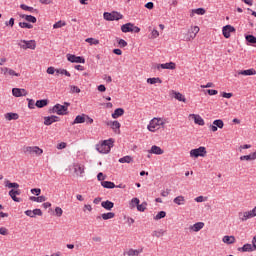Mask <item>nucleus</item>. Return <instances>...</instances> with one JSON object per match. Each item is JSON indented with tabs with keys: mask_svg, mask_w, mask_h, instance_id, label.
<instances>
[{
	"mask_svg": "<svg viewBox=\"0 0 256 256\" xmlns=\"http://www.w3.org/2000/svg\"><path fill=\"white\" fill-rule=\"evenodd\" d=\"M177 65L174 62H167L165 64H157L156 69L161 70H175Z\"/></svg>",
	"mask_w": 256,
	"mask_h": 256,
	"instance_id": "11",
	"label": "nucleus"
},
{
	"mask_svg": "<svg viewBox=\"0 0 256 256\" xmlns=\"http://www.w3.org/2000/svg\"><path fill=\"white\" fill-rule=\"evenodd\" d=\"M189 118L194 120V124H196L198 126H205V120H203L202 117H200V115L190 114Z\"/></svg>",
	"mask_w": 256,
	"mask_h": 256,
	"instance_id": "16",
	"label": "nucleus"
},
{
	"mask_svg": "<svg viewBox=\"0 0 256 256\" xmlns=\"http://www.w3.org/2000/svg\"><path fill=\"white\" fill-rule=\"evenodd\" d=\"M86 43H88L90 46H92V45H98L99 41L96 40L95 38H88V39H86Z\"/></svg>",
	"mask_w": 256,
	"mask_h": 256,
	"instance_id": "52",
	"label": "nucleus"
},
{
	"mask_svg": "<svg viewBox=\"0 0 256 256\" xmlns=\"http://www.w3.org/2000/svg\"><path fill=\"white\" fill-rule=\"evenodd\" d=\"M70 103L64 102V106L60 105V104H56L54 105V107L52 108V112L56 113V115H67V110L68 107L70 106Z\"/></svg>",
	"mask_w": 256,
	"mask_h": 256,
	"instance_id": "6",
	"label": "nucleus"
},
{
	"mask_svg": "<svg viewBox=\"0 0 256 256\" xmlns=\"http://www.w3.org/2000/svg\"><path fill=\"white\" fill-rule=\"evenodd\" d=\"M157 83H162V80H160V78H149L147 79V84L149 85H155Z\"/></svg>",
	"mask_w": 256,
	"mask_h": 256,
	"instance_id": "42",
	"label": "nucleus"
},
{
	"mask_svg": "<svg viewBox=\"0 0 256 256\" xmlns=\"http://www.w3.org/2000/svg\"><path fill=\"white\" fill-rule=\"evenodd\" d=\"M164 217H166V212L160 211L158 212V214H156V216L154 217V220L158 221L160 219H163Z\"/></svg>",
	"mask_w": 256,
	"mask_h": 256,
	"instance_id": "51",
	"label": "nucleus"
},
{
	"mask_svg": "<svg viewBox=\"0 0 256 256\" xmlns=\"http://www.w3.org/2000/svg\"><path fill=\"white\" fill-rule=\"evenodd\" d=\"M64 26H67V23H65L64 21H58V22H56V24L53 25V28L60 29Z\"/></svg>",
	"mask_w": 256,
	"mask_h": 256,
	"instance_id": "49",
	"label": "nucleus"
},
{
	"mask_svg": "<svg viewBox=\"0 0 256 256\" xmlns=\"http://www.w3.org/2000/svg\"><path fill=\"white\" fill-rule=\"evenodd\" d=\"M30 201L37 202V203H43L46 201V198H45V196H38V197L30 196Z\"/></svg>",
	"mask_w": 256,
	"mask_h": 256,
	"instance_id": "37",
	"label": "nucleus"
},
{
	"mask_svg": "<svg viewBox=\"0 0 256 256\" xmlns=\"http://www.w3.org/2000/svg\"><path fill=\"white\" fill-rule=\"evenodd\" d=\"M171 95H173V98H175V100L181 102V103H185V96H183L180 92L177 91H171Z\"/></svg>",
	"mask_w": 256,
	"mask_h": 256,
	"instance_id": "25",
	"label": "nucleus"
},
{
	"mask_svg": "<svg viewBox=\"0 0 256 256\" xmlns=\"http://www.w3.org/2000/svg\"><path fill=\"white\" fill-rule=\"evenodd\" d=\"M118 45H120V48H124V47L128 46V43L125 40L120 39V40H118Z\"/></svg>",
	"mask_w": 256,
	"mask_h": 256,
	"instance_id": "60",
	"label": "nucleus"
},
{
	"mask_svg": "<svg viewBox=\"0 0 256 256\" xmlns=\"http://www.w3.org/2000/svg\"><path fill=\"white\" fill-rule=\"evenodd\" d=\"M11 95H14L16 98H20L28 95V92L22 88H13L11 89Z\"/></svg>",
	"mask_w": 256,
	"mask_h": 256,
	"instance_id": "12",
	"label": "nucleus"
},
{
	"mask_svg": "<svg viewBox=\"0 0 256 256\" xmlns=\"http://www.w3.org/2000/svg\"><path fill=\"white\" fill-rule=\"evenodd\" d=\"M139 198H132L130 200V209H135V206H140L141 204Z\"/></svg>",
	"mask_w": 256,
	"mask_h": 256,
	"instance_id": "40",
	"label": "nucleus"
},
{
	"mask_svg": "<svg viewBox=\"0 0 256 256\" xmlns=\"http://www.w3.org/2000/svg\"><path fill=\"white\" fill-rule=\"evenodd\" d=\"M101 207H103V209L107 210V211H111V209H113V202L111 201H103L101 202Z\"/></svg>",
	"mask_w": 256,
	"mask_h": 256,
	"instance_id": "35",
	"label": "nucleus"
},
{
	"mask_svg": "<svg viewBox=\"0 0 256 256\" xmlns=\"http://www.w3.org/2000/svg\"><path fill=\"white\" fill-rule=\"evenodd\" d=\"M256 217V207H253V209L245 212H238V220L241 222H247V220L252 219Z\"/></svg>",
	"mask_w": 256,
	"mask_h": 256,
	"instance_id": "4",
	"label": "nucleus"
},
{
	"mask_svg": "<svg viewBox=\"0 0 256 256\" xmlns=\"http://www.w3.org/2000/svg\"><path fill=\"white\" fill-rule=\"evenodd\" d=\"M237 74L240 75V76H255L256 71H255V69L251 68V69H248V70L238 71Z\"/></svg>",
	"mask_w": 256,
	"mask_h": 256,
	"instance_id": "22",
	"label": "nucleus"
},
{
	"mask_svg": "<svg viewBox=\"0 0 256 256\" xmlns=\"http://www.w3.org/2000/svg\"><path fill=\"white\" fill-rule=\"evenodd\" d=\"M18 47L22 50H35L37 44L35 40H20L18 41Z\"/></svg>",
	"mask_w": 256,
	"mask_h": 256,
	"instance_id": "5",
	"label": "nucleus"
},
{
	"mask_svg": "<svg viewBox=\"0 0 256 256\" xmlns=\"http://www.w3.org/2000/svg\"><path fill=\"white\" fill-rule=\"evenodd\" d=\"M113 147V139L105 140L101 144L96 145V151L101 154H107Z\"/></svg>",
	"mask_w": 256,
	"mask_h": 256,
	"instance_id": "2",
	"label": "nucleus"
},
{
	"mask_svg": "<svg viewBox=\"0 0 256 256\" xmlns=\"http://www.w3.org/2000/svg\"><path fill=\"white\" fill-rule=\"evenodd\" d=\"M207 157V148L205 146H200L197 149L190 150V158H205Z\"/></svg>",
	"mask_w": 256,
	"mask_h": 256,
	"instance_id": "3",
	"label": "nucleus"
},
{
	"mask_svg": "<svg viewBox=\"0 0 256 256\" xmlns=\"http://www.w3.org/2000/svg\"><path fill=\"white\" fill-rule=\"evenodd\" d=\"M256 251V245L244 244L243 247L238 248V252L251 253Z\"/></svg>",
	"mask_w": 256,
	"mask_h": 256,
	"instance_id": "15",
	"label": "nucleus"
},
{
	"mask_svg": "<svg viewBox=\"0 0 256 256\" xmlns=\"http://www.w3.org/2000/svg\"><path fill=\"white\" fill-rule=\"evenodd\" d=\"M20 9L24 10V11H28V13H34L36 10L35 8L31 7V6H27V5H20Z\"/></svg>",
	"mask_w": 256,
	"mask_h": 256,
	"instance_id": "43",
	"label": "nucleus"
},
{
	"mask_svg": "<svg viewBox=\"0 0 256 256\" xmlns=\"http://www.w3.org/2000/svg\"><path fill=\"white\" fill-rule=\"evenodd\" d=\"M158 37H160V33L158 32V30L156 29L152 30V33H150V38L156 39Z\"/></svg>",
	"mask_w": 256,
	"mask_h": 256,
	"instance_id": "57",
	"label": "nucleus"
},
{
	"mask_svg": "<svg viewBox=\"0 0 256 256\" xmlns=\"http://www.w3.org/2000/svg\"><path fill=\"white\" fill-rule=\"evenodd\" d=\"M30 193L39 196L41 194V189H39V188L30 189Z\"/></svg>",
	"mask_w": 256,
	"mask_h": 256,
	"instance_id": "59",
	"label": "nucleus"
},
{
	"mask_svg": "<svg viewBox=\"0 0 256 256\" xmlns=\"http://www.w3.org/2000/svg\"><path fill=\"white\" fill-rule=\"evenodd\" d=\"M194 201H195L196 203L207 202V197L198 196V197L194 198Z\"/></svg>",
	"mask_w": 256,
	"mask_h": 256,
	"instance_id": "55",
	"label": "nucleus"
},
{
	"mask_svg": "<svg viewBox=\"0 0 256 256\" xmlns=\"http://www.w3.org/2000/svg\"><path fill=\"white\" fill-rule=\"evenodd\" d=\"M107 126L111 127V130H113L115 134H120V127H121L120 122H117V121L107 122Z\"/></svg>",
	"mask_w": 256,
	"mask_h": 256,
	"instance_id": "17",
	"label": "nucleus"
},
{
	"mask_svg": "<svg viewBox=\"0 0 256 256\" xmlns=\"http://www.w3.org/2000/svg\"><path fill=\"white\" fill-rule=\"evenodd\" d=\"M245 40L247 41V43L249 44H255L256 43V38L253 35H247L245 36Z\"/></svg>",
	"mask_w": 256,
	"mask_h": 256,
	"instance_id": "44",
	"label": "nucleus"
},
{
	"mask_svg": "<svg viewBox=\"0 0 256 256\" xmlns=\"http://www.w3.org/2000/svg\"><path fill=\"white\" fill-rule=\"evenodd\" d=\"M81 90L77 86H71V93H80Z\"/></svg>",
	"mask_w": 256,
	"mask_h": 256,
	"instance_id": "64",
	"label": "nucleus"
},
{
	"mask_svg": "<svg viewBox=\"0 0 256 256\" xmlns=\"http://www.w3.org/2000/svg\"><path fill=\"white\" fill-rule=\"evenodd\" d=\"M164 125H166V119L154 118L149 121V124H147V131H149L151 133H156L160 129L164 128Z\"/></svg>",
	"mask_w": 256,
	"mask_h": 256,
	"instance_id": "1",
	"label": "nucleus"
},
{
	"mask_svg": "<svg viewBox=\"0 0 256 256\" xmlns=\"http://www.w3.org/2000/svg\"><path fill=\"white\" fill-rule=\"evenodd\" d=\"M56 122H58V117L54 115L43 118V125L45 126H51L53 123Z\"/></svg>",
	"mask_w": 256,
	"mask_h": 256,
	"instance_id": "20",
	"label": "nucleus"
},
{
	"mask_svg": "<svg viewBox=\"0 0 256 256\" xmlns=\"http://www.w3.org/2000/svg\"><path fill=\"white\" fill-rule=\"evenodd\" d=\"M26 101H28V109H35V107H36L35 100H33V99H26Z\"/></svg>",
	"mask_w": 256,
	"mask_h": 256,
	"instance_id": "53",
	"label": "nucleus"
},
{
	"mask_svg": "<svg viewBox=\"0 0 256 256\" xmlns=\"http://www.w3.org/2000/svg\"><path fill=\"white\" fill-rule=\"evenodd\" d=\"M135 28H138L137 26H135V24L126 23L122 25L121 30H122V33H130V31Z\"/></svg>",
	"mask_w": 256,
	"mask_h": 256,
	"instance_id": "24",
	"label": "nucleus"
},
{
	"mask_svg": "<svg viewBox=\"0 0 256 256\" xmlns=\"http://www.w3.org/2000/svg\"><path fill=\"white\" fill-rule=\"evenodd\" d=\"M222 242L226 245H232L236 243V238L234 236H224Z\"/></svg>",
	"mask_w": 256,
	"mask_h": 256,
	"instance_id": "27",
	"label": "nucleus"
},
{
	"mask_svg": "<svg viewBox=\"0 0 256 256\" xmlns=\"http://www.w3.org/2000/svg\"><path fill=\"white\" fill-rule=\"evenodd\" d=\"M124 115V109L118 108L113 111V114H111L112 119L120 118Z\"/></svg>",
	"mask_w": 256,
	"mask_h": 256,
	"instance_id": "30",
	"label": "nucleus"
},
{
	"mask_svg": "<svg viewBox=\"0 0 256 256\" xmlns=\"http://www.w3.org/2000/svg\"><path fill=\"white\" fill-rule=\"evenodd\" d=\"M143 253V248L133 249L130 248L126 252H124L125 256H139Z\"/></svg>",
	"mask_w": 256,
	"mask_h": 256,
	"instance_id": "18",
	"label": "nucleus"
},
{
	"mask_svg": "<svg viewBox=\"0 0 256 256\" xmlns=\"http://www.w3.org/2000/svg\"><path fill=\"white\" fill-rule=\"evenodd\" d=\"M123 18L124 16L119 12L103 13V19H105V21H120Z\"/></svg>",
	"mask_w": 256,
	"mask_h": 256,
	"instance_id": "7",
	"label": "nucleus"
},
{
	"mask_svg": "<svg viewBox=\"0 0 256 256\" xmlns=\"http://www.w3.org/2000/svg\"><path fill=\"white\" fill-rule=\"evenodd\" d=\"M152 236H154L156 238H160V237L164 236V231L163 230L154 231L152 233Z\"/></svg>",
	"mask_w": 256,
	"mask_h": 256,
	"instance_id": "54",
	"label": "nucleus"
},
{
	"mask_svg": "<svg viewBox=\"0 0 256 256\" xmlns=\"http://www.w3.org/2000/svg\"><path fill=\"white\" fill-rule=\"evenodd\" d=\"M24 215H26V217L35 218L37 216L41 217L43 213L41 212V209H35L24 211Z\"/></svg>",
	"mask_w": 256,
	"mask_h": 256,
	"instance_id": "13",
	"label": "nucleus"
},
{
	"mask_svg": "<svg viewBox=\"0 0 256 256\" xmlns=\"http://www.w3.org/2000/svg\"><path fill=\"white\" fill-rule=\"evenodd\" d=\"M202 228H205V223L196 222L194 225H191L189 229L191 232L198 233L200 230H202Z\"/></svg>",
	"mask_w": 256,
	"mask_h": 256,
	"instance_id": "21",
	"label": "nucleus"
},
{
	"mask_svg": "<svg viewBox=\"0 0 256 256\" xmlns=\"http://www.w3.org/2000/svg\"><path fill=\"white\" fill-rule=\"evenodd\" d=\"M234 32H235V29L231 25H226L222 28V34L226 39L230 38V34Z\"/></svg>",
	"mask_w": 256,
	"mask_h": 256,
	"instance_id": "19",
	"label": "nucleus"
},
{
	"mask_svg": "<svg viewBox=\"0 0 256 256\" xmlns=\"http://www.w3.org/2000/svg\"><path fill=\"white\" fill-rule=\"evenodd\" d=\"M73 170L75 172V175L81 177L83 175V165L75 164L73 165Z\"/></svg>",
	"mask_w": 256,
	"mask_h": 256,
	"instance_id": "32",
	"label": "nucleus"
},
{
	"mask_svg": "<svg viewBox=\"0 0 256 256\" xmlns=\"http://www.w3.org/2000/svg\"><path fill=\"white\" fill-rule=\"evenodd\" d=\"M67 61L71 62V63H77V64H84L86 63V60L83 59V57L81 56H75V55H67Z\"/></svg>",
	"mask_w": 256,
	"mask_h": 256,
	"instance_id": "10",
	"label": "nucleus"
},
{
	"mask_svg": "<svg viewBox=\"0 0 256 256\" xmlns=\"http://www.w3.org/2000/svg\"><path fill=\"white\" fill-rule=\"evenodd\" d=\"M35 103H36V107L39 109L47 106V100H37V102Z\"/></svg>",
	"mask_w": 256,
	"mask_h": 256,
	"instance_id": "45",
	"label": "nucleus"
},
{
	"mask_svg": "<svg viewBox=\"0 0 256 256\" xmlns=\"http://www.w3.org/2000/svg\"><path fill=\"white\" fill-rule=\"evenodd\" d=\"M119 162L122 163V164L131 163L132 158L130 156H124V157L120 158Z\"/></svg>",
	"mask_w": 256,
	"mask_h": 256,
	"instance_id": "50",
	"label": "nucleus"
},
{
	"mask_svg": "<svg viewBox=\"0 0 256 256\" xmlns=\"http://www.w3.org/2000/svg\"><path fill=\"white\" fill-rule=\"evenodd\" d=\"M115 217V213H113V212H107V213H103L102 215H101V217H98V219H103V220H105V221H108V220H110V219H113Z\"/></svg>",
	"mask_w": 256,
	"mask_h": 256,
	"instance_id": "36",
	"label": "nucleus"
},
{
	"mask_svg": "<svg viewBox=\"0 0 256 256\" xmlns=\"http://www.w3.org/2000/svg\"><path fill=\"white\" fill-rule=\"evenodd\" d=\"M20 18L24 19V21L28 23H37V18L35 16L22 14L20 15Z\"/></svg>",
	"mask_w": 256,
	"mask_h": 256,
	"instance_id": "28",
	"label": "nucleus"
},
{
	"mask_svg": "<svg viewBox=\"0 0 256 256\" xmlns=\"http://www.w3.org/2000/svg\"><path fill=\"white\" fill-rule=\"evenodd\" d=\"M194 15L202 16L205 15V8H197L190 10V18H194Z\"/></svg>",
	"mask_w": 256,
	"mask_h": 256,
	"instance_id": "23",
	"label": "nucleus"
},
{
	"mask_svg": "<svg viewBox=\"0 0 256 256\" xmlns=\"http://www.w3.org/2000/svg\"><path fill=\"white\" fill-rule=\"evenodd\" d=\"M56 74L64 75V76H67V77H71V73H69V71L64 70V69L56 70Z\"/></svg>",
	"mask_w": 256,
	"mask_h": 256,
	"instance_id": "48",
	"label": "nucleus"
},
{
	"mask_svg": "<svg viewBox=\"0 0 256 256\" xmlns=\"http://www.w3.org/2000/svg\"><path fill=\"white\" fill-rule=\"evenodd\" d=\"M173 203H175L177 206H183L185 205V197L177 196L175 199H173Z\"/></svg>",
	"mask_w": 256,
	"mask_h": 256,
	"instance_id": "34",
	"label": "nucleus"
},
{
	"mask_svg": "<svg viewBox=\"0 0 256 256\" xmlns=\"http://www.w3.org/2000/svg\"><path fill=\"white\" fill-rule=\"evenodd\" d=\"M199 31L200 28H198V26H191L190 29H188V33H185L184 40L186 42H191L196 38Z\"/></svg>",
	"mask_w": 256,
	"mask_h": 256,
	"instance_id": "8",
	"label": "nucleus"
},
{
	"mask_svg": "<svg viewBox=\"0 0 256 256\" xmlns=\"http://www.w3.org/2000/svg\"><path fill=\"white\" fill-rule=\"evenodd\" d=\"M18 26L22 29H33V25L26 22H20Z\"/></svg>",
	"mask_w": 256,
	"mask_h": 256,
	"instance_id": "47",
	"label": "nucleus"
},
{
	"mask_svg": "<svg viewBox=\"0 0 256 256\" xmlns=\"http://www.w3.org/2000/svg\"><path fill=\"white\" fill-rule=\"evenodd\" d=\"M9 72H15V71L12 69H9L7 67H1V74L7 75V73H9Z\"/></svg>",
	"mask_w": 256,
	"mask_h": 256,
	"instance_id": "58",
	"label": "nucleus"
},
{
	"mask_svg": "<svg viewBox=\"0 0 256 256\" xmlns=\"http://www.w3.org/2000/svg\"><path fill=\"white\" fill-rule=\"evenodd\" d=\"M134 208H137V211L139 212H145V209L147 208V203L143 202L141 205H136Z\"/></svg>",
	"mask_w": 256,
	"mask_h": 256,
	"instance_id": "46",
	"label": "nucleus"
},
{
	"mask_svg": "<svg viewBox=\"0 0 256 256\" xmlns=\"http://www.w3.org/2000/svg\"><path fill=\"white\" fill-rule=\"evenodd\" d=\"M56 70L54 67H48V70H46L45 72L50 74V75H54V73H56Z\"/></svg>",
	"mask_w": 256,
	"mask_h": 256,
	"instance_id": "62",
	"label": "nucleus"
},
{
	"mask_svg": "<svg viewBox=\"0 0 256 256\" xmlns=\"http://www.w3.org/2000/svg\"><path fill=\"white\" fill-rule=\"evenodd\" d=\"M8 195H9V197H11V200H13L14 202H16V203L21 202V199L17 197V196H20V190L11 189V190H9Z\"/></svg>",
	"mask_w": 256,
	"mask_h": 256,
	"instance_id": "14",
	"label": "nucleus"
},
{
	"mask_svg": "<svg viewBox=\"0 0 256 256\" xmlns=\"http://www.w3.org/2000/svg\"><path fill=\"white\" fill-rule=\"evenodd\" d=\"M64 148H67V143H65V142H60V144H58L56 146V149H58V150H62Z\"/></svg>",
	"mask_w": 256,
	"mask_h": 256,
	"instance_id": "61",
	"label": "nucleus"
},
{
	"mask_svg": "<svg viewBox=\"0 0 256 256\" xmlns=\"http://www.w3.org/2000/svg\"><path fill=\"white\" fill-rule=\"evenodd\" d=\"M54 216H56V217H62V208L56 207V208L54 209Z\"/></svg>",
	"mask_w": 256,
	"mask_h": 256,
	"instance_id": "56",
	"label": "nucleus"
},
{
	"mask_svg": "<svg viewBox=\"0 0 256 256\" xmlns=\"http://www.w3.org/2000/svg\"><path fill=\"white\" fill-rule=\"evenodd\" d=\"M241 161H253L256 159V152H253L249 155H243L241 156Z\"/></svg>",
	"mask_w": 256,
	"mask_h": 256,
	"instance_id": "33",
	"label": "nucleus"
},
{
	"mask_svg": "<svg viewBox=\"0 0 256 256\" xmlns=\"http://www.w3.org/2000/svg\"><path fill=\"white\" fill-rule=\"evenodd\" d=\"M168 194H171V190L169 189H166V190H163L161 193H160V196L162 197H168Z\"/></svg>",
	"mask_w": 256,
	"mask_h": 256,
	"instance_id": "63",
	"label": "nucleus"
},
{
	"mask_svg": "<svg viewBox=\"0 0 256 256\" xmlns=\"http://www.w3.org/2000/svg\"><path fill=\"white\" fill-rule=\"evenodd\" d=\"M19 116L16 113H7L5 114V120L11 121V120H18Z\"/></svg>",
	"mask_w": 256,
	"mask_h": 256,
	"instance_id": "38",
	"label": "nucleus"
},
{
	"mask_svg": "<svg viewBox=\"0 0 256 256\" xmlns=\"http://www.w3.org/2000/svg\"><path fill=\"white\" fill-rule=\"evenodd\" d=\"M5 188L7 189H18L20 188V185L15 182H9V180L4 181Z\"/></svg>",
	"mask_w": 256,
	"mask_h": 256,
	"instance_id": "31",
	"label": "nucleus"
},
{
	"mask_svg": "<svg viewBox=\"0 0 256 256\" xmlns=\"http://www.w3.org/2000/svg\"><path fill=\"white\" fill-rule=\"evenodd\" d=\"M149 154H154V155H162L164 154V150L160 148L159 146H152V149H149Z\"/></svg>",
	"mask_w": 256,
	"mask_h": 256,
	"instance_id": "26",
	"label": "nucleus"
},
{
	"mask_svg": "<svg viewBox=\"0 0 256 256\" xmlns=\"http://www.w3.org/2000/svg\"><path fill=\"white\" fill-rule=\"evenodd\" d=\"M84 122H86V118L83 117V115H77L73 121V124H83Z\"/></svg>",
	"mask_w": 256,
	"mask_h": 256,
	"instance_id": "39",
	"label": "nucleus"
},
{
	"mask_svg": "<svg viewBox=\"0 0 256 256\" xmlns=\"http://www.w3.org/2000/svg\"><path fill=\"white\" fill-rule=\"evenodd\" d=\"M211 126L217 127L219 129H223L224 128V121L217 119V120L213 121V124Z\"/></svg>",
	"mask_w": 256,
	"mask_h": 256,
	"instance_id": "41",
	"label": "nucleus"
},
{
	"mask_svg": "<svg viewBox=\"0 0 256 256\" xmlns=\"http://www.w3.org/2000/svg\"><path fill=\"white\" fill-rule=\"evenodd\" d=\"M101 186H103V188L105 189L122 188V186H115V184H113V182L110 181L101 182Z\"/></svg>",
	"mask_w": 256,
	"mask_h": 256,
	"instance_id": "29",
	"label": "nucleus"
},
{
	"mask_svg": "<svg viewBox=\"0 0 256 256\" xmlns=\"http://www.w3.org/2000/svg\"><path fill=\"white\" fill-rule=\"evenodd\" d=\"M24 154L41 156L43 149L39 148V146H26L24 147Z\"/></svg>",
	"mask_w": 256,
	"mask_h": 256,
	"instance_id": "9",
	"label": "nucleus"
}]
</instances>
